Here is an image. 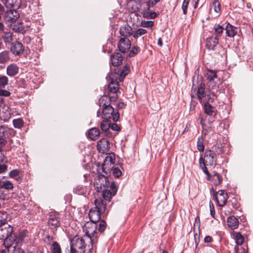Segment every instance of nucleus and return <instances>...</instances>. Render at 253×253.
Here are the masks:
<instances>
[{
	"label": "nucleus",
	"mask_w": 253,
	"mask_h": 253,
	"mask_svg": "<svg viewBox=\"0 0 253 253\" xmlns=\"http://www.w3.org/2000/svg\"><path fill=\"white\" fill-rule=\"evenodd\" d=\"M1 188L5 189L6 190H11L13 188V185L12 183L9 181H5L1 184Z\"/></svg>",
	"instance_id": "44"
},
{
	"label": "nucleus",
	"mask_w": 253,
	"mask_h": 253,
	"mask_svg": "<svg viewBox=\"0 0 253 253\" xmlns=\"http://www.w3.org/2000/svg\"><path fill=\"white\" fill-rule=\"evenodd\" d=\"M236 243L238 245H242L244 242V237L239 232L236 233L234 236Z\"/></svg>",
	"instance_id": "41"
},
{
	"label": "nucleus",
	"mask_w": 253,
	"mask_h": 253,
	"mask_svg": "<svg viewBox=\"0 0 253 253\" xmlns=\"http://www.w3.org/2000/svg\"><path fill=\"white\" fill-rule=\"evenodd\" d=\"M13 231V227L8 224L0 225V239L4 241L3 245L6 249H9L14 244L12 236Z\"/></svg>",
	"instance_id": "3"
},
{
	"label": "nucleus",
	"mask_w": 253,
	"mask_h": 253,
	"mask_svg": "<svg viewBox=\"0 0 253 253\" xmlns=\"http://www.w3.org/2000/svg\"><path fill=\"white\" fill-rule=\"evenodd\" d=\"M12 248V252L11 253H25L24 251L20 247L18 246V244H13L9 249Z\"/></svg>",
	"instance_id": "46"
},
{
	"label": "nucleus",
	"mask_w": 253,
	"mask_h": 253,
	"mask_svg": "<svg viewBox=\"0 0 253 253\" xmlns=\"http://www.w3.org/2000/svg\"><path fill=\"white\" fill-rule=\"evenodd\" d=\"M113 168L114 165H106V164L104 163H103L102 165L101 169L102 172L105 174L103 175L104 179L105 181V184H103V186L104 187L108 186L109 185V183L107 176L110 173L111 170L113 169Z\"/></svg>",
	"instance_id": "13"
},
{
	"label": "nucleus",
	"mask_w": 253,
	"mask_h": 253,
	"mask_svg": "<svg viewBox=\"0 0 253 253\" xmlns=\"http://www.w3.org/2000/svg\"><path fill=\"white\" fill-rule=\"evenodd\" d=\"M97 225L95 223L86 222L83 228L85 232L84 238L89 241V244L87 245L89 248V253H91L93 246L97 242Z\"/></svg>",
	"instance_id": "2"
},
{
	"label": "nucleus",
	"mask_w": 253,
	"mask_h": 253,
	"mask_svg": "<svg viewBox=\"0 0 253 253\" xmlns=\"http://www.w3.org/2000/svg\"><path fill=\"white\" fill-rule=\"evenodd\" d=\"M73 191L76 194L84 195L86 192V188L82 185H78L74 189Z\"/></svg>",
	"instance_id": "33"
},
{
	"label": "nucleus",
	"mask_w": 253,
	"mask_h": 253,
	"mask_svg": "<svg viewBox=\"0 0 253 253\" xmlns=\"http://www.w3.org/2000/svg\"><path fill=\"white\" fill-rule=\"evenodd\" d=\"M48 224L52 229H56L60 226V222L59 214L56 212H51L48 219Z\"/></svg>",
	"instance_id": "9"
},
{
	"label": "nucleus",
	"mask_w": 253,
	"mask_h": 253,
	"mask_svg": "<svg viewBox=\"0 0 253 253\" xmlns=\"http://www.w3.org/2000/svg\"><path fill=\"white\" fill-rule=\"evenodd\" d=\"M106 226V223L105 221L103 220H101L99 224V231L101 233L103 232L105 230Z\"/></svg>",
	"instance_id": "55"
},
{
	"label": "nucleus",
	"mask_w": 253,
	"mask_h": 253,
	"mask_svg": "<svg viewBox=\"0 0 253 253\" xmlns=\"http://www.w3.org/2000/svg\"><path fill=\"white\" fill-rule=\"evenodd\" d=\"M110 128L112 129L113 130L115 131H119L120 130V126L115 123L110 124Z\"/></svg>",
	"instance_id": "60"
},
{
	"label": "nucleus",
	"mask_w": 253,
	"mask_h": 253,
	"mask_svg": "<svg viewBox=\"0 0 253 253\" xmlns=\"http://www.w3.org/2000/svg\"><path fill=\"white\" fill-rule=\"evenodd\" d=\"M4 18L5 21L14 23L18 18V16L17 15V11L14 10H9L6 11L4 15Z\"/></svg>",
	"instance_id": "15"
},
{
	"label": "nucleus",
	"mask_w": 253,
	"mask_h": 253,
	"mask_svg": "<svg viewBox=\"0 0 253 253\" xmlns=\"http://www.w3.org/2000/svg\"><path fill=\"white\" fill-rule=\"evenodd\" d=\"M115 162V156L113 153L109 154V155L106 157L103 163L106 165L109 164L114 165Z\"/></svg>",
	"instance_id": "36"
},
{
	"label": "nucleus",
	"mask_w": 253,
	"mask_h": 253,
	"mask_svg": "<svg viewBox=\"0 0 253 253\" xmlns=\"http://www.w3.org/2000/svg\"><path fill=\"white\" fill-rule=\"evenodd\" d=\"M212 6L213 7L214 11L216 13H219L220 11V4L218 0H213Z\"/></svg>",
	"instance_id": "49"
},
{
	"label": "nucleus",
	"mask_w": 253,
	"mask_h": 253,
	"mask_svg": "<svg viewBox=\"0 0 253 253\" xmlns=\"http://www.w3.org/2000/svg\"><path fill=\"white\" fill-rule=\"evenodd\" d=\"M101 213H102V212L98 211L94 208L91 209L88 213L90 222L96 223L97 222L100 221Z\"/></svg>",
	"instance_id": "12"
},
{
	"label": "nucleus",
	"mask_w": 253,
	"mask_h": 253,
	"mask_svg": "<svg viewBox=\"0 0 253 253\" xmlns=\"http://www.w3.org/2000/svg\"><path fill=\"white\" fill-rule=\"evenodd\" d=\"M10 60V53L8 50L0 52V64H5Z\"/></svg>",
	"instance_id": "24"
},
{
	"label": "nucleus",
	"mask_w": 253,
	"mask_h": 253,
	"mask_svg": "<svg viewBox=\"0 0 253 253\" xmlns=\"http://www.w3.org/2000/svg\"><path fill=\"white\" fill-rule=\"evenodd\" d=\"M7 218V214L6 212H0V225L7 224L6 220Z\"/></svg>",
	"instance_id": "47"
},
{
	"label": "nucleus",
	"mask_w": 253,
	"mask_h": 253,
	"mask_svg": "<svg viewBox=\"0 0 253 253\" xmlns=\"http://www.w3.org/2000/svg\"><path fill=\"white\" fill-rule=\"evenodd\" d=\"M113 175L116 177H119L122 174V171L118 168H113L111 170Z\"/></svg>",
	"instance_id": "52"
},
{
	"label": "nucleus",
	"mask_w": 253,
	"mask_h": 253,
	"mask_svg": "<svg viewBox=\"0 0 253 253\" xmlns=\"http://www.w3.org/2000/svg\"><path fill=\"white\" fill-rule=\"evenodd\" d=\"M94 204L95 207L94 208L98 211L103 213L106 209V202L101 198H97L95 200Z\"/></svg>",
	"instance_id": "17"
},
{
	"label": "nucleus",
	"mask_w": 253,
	"mask_h": 253,
	"mask_svg": "<svg viewBox=\"0 0 253 253\" xmlns=\"http://www.w3.org/2000/svg\"><path fill=\"white\" fill-rule=\"evenodd\" d=\"M26 237L25 233L23 231L20 232L17 236L14 237V244H19L20 243H21L24 238Z\"/></svg>",
	"instance_id": "38"
},
{
	"label": "nucleus",
	"mask_w": 253,
	"mask_h": 253,
	"mask_svg": "<svg viewBox=\"0 0 253 253\" xmlns=\"http://www.w3.org/2000/svg\"><path fill=\"white\" fill-rule=\"evenodd\" d=\"M118 47L121 52L125 53L130 49L131 42L128 38L121 37L118 42Z\"/></svg>",
	"instance_id": "8"
},
{
	"label": "nucleus",
	"mask_w": 253,
	"mask_h": 253,
	"mask_svg": "<svg viewBox=\"0 0 253 253\" xmlns=\"http://www.w3.org/2000/svg\"><path fill=\"white\" fill-rule=\"evenodd\" d=\"M204 108L205 113L209 116H212L214 113L215 108L211 104L205 103Z\"/></svg>",
	"instance_id": "30"
},
{
	"label": "nucleus",
	"mask_w": 253,
	"mask_h": 253,
	"mask_svg": "<svg viewBox=\"0 0 253 253\" xmlns=\"http://www.w3.org/2000/svg\"><path fill=\"white\" fill-rule=\"evenodd\" d=\"M50 250L52 253H62L61 247L59 244L56 241L53 242Z\"/></svg>",
	"instance_id": "34"
},
{
	"label": "nucleus",
	"mask_w": 253,
	"mask_h": 253,
	"mask_svg": "<svg viewBox=\"0 0 253 253\" xmlns=\"http://www.w3.org/2000/svg\"><path fill=\"white\" fill-rule=\"evenodd\" d=\"M98 151L101 153H105L109 150L110 143L106 138H102L98 142L97 145Z\"/></svg>",
	"instance_id": "11"
},
{
	"label": "nucleus",
	"mask_w": 253,
	"mask_h": 253,
	"mask_svg": "<svg viewBox=\"0 0 253 253\" xmlns=\"http://www.w3.org/2000/svg\"><path fill=\"white\" fill-rule=\"evenodd\" d=\"M110 119H104L101 123L100 127L103 131L106 132L110 127Z\"/></svg>",
	"instance_id": "35"
},
{
	"label": "nucleus",
	"mask_w": 253,
	"mask_h": 253,
	"mask_svg": "<svg viewBox=\"0 0 253 253\" xmlns=\"http://www.w3.org/2000/svg\"><path fill=\"white\" fill-rule=\"evenodd\" d=\"M200 217L199 216H197L195 218V223L194 224V230H195L196 228H197L198 230L200 231Z\"/></svg>",
	"instance_id": "56"
},
{
	"label": "nucleus",
	"mask_w": 253,
	"mask_h": 253,
	"mask_svg": "<svg viewBox=\"0 0 253 253\" xmlns=\"http://www.w3.org/2000/svg\"><path fill=\"white\" fill-rule=\"evenodd\" d=\"M0 163V174L3 173L7 170V166L5 164H1Z\"/></svg>",
	"instance_id": "59"
},
{
	"label": "nucleus",
	"mask_w": 253,
	"mask_h": 253,
	"mask_svg": "<svg viewBox=\"0 0 253 253\" xmlns=\"http://www.w3.org/2000/svg\"><path fill=\"white\" fill-rule=\"evenodd\" d=\"M218 37L217 36L209 37L206 41L207 48L209 50H214V47L218 43Z\"/></svg>",
	"instance_id": "16"
},
{
	"label": "nucleus",
	"mask_w": 253,
	"mask_h": 253,
	"mask_svg": "<svg viewBox=\"0 0 253 253\" xmlns=\"http://www.w3.org/2000/svg\"><path fill=\"white\" fill-rule=\"evenodd\" d=\"M154 24L152 21H142L141 22V26L144 28H149L153 27Z\"/></svg>",
	"instance_id": "51"
},
{
	"label": "nucleus",
	"mask_w": 253,
	"mask_h": 253,
	"mask_svg": "<svg viewBox=\"0 0 253 253\" xmlns=\"http://www.w3.org/2000/svg\"><path fill=\"white\" fill-rule=\"evenodd\" d=\"M237 28L228 23L225 27L226 34L227 37L233 38L237 33Z\"/></svg>",
	"instance_id": "22"
},
{
	"label": "nucleus",
	"mask_w": 253,
	"mask_h": 253,
	"mask_svg": "<svg viewBox=\"0 0 253 253\" xmlns=\"http://www.w3.org/2000/svg\"><path fill=\"white\" fill-rule=\"evenodd\" d=\"M190 0H184L183 2L182 8L184 14H186L187 13V7L190 2Z\"/></svg>",
	"instance_id": "54"
},
{
	"label": "nucleus",
	"mask_w": 253,
	"mask_h": 253,
	"mask_svg": "<svg viewBox=\"0 0 253 253\" xmlns=\"http://www.w3.org/2000/svg\"><path fill=\"white\" fill-rule=\"evenodd\" d=\"M207 79L208 81V86L210 88L209 93L206 96L205 103H214L217 100L216 93H220L223 89L222 81L218 77L216 71L211 69L207 70Z\"/></svg>",
	"instance_id": "1"
},
{
	"label": "nucleus",
	"mask_w": 253,
	"mask_h": 253,
	"mask_svg": "<svg viewBox=\"0 0 253 253\" xmlns=\"http://www.w3.org/2000/svg\"><path fill=\"white\" fill-rule=\"evenodd\" d=\"M130 70L129 66L128 65H126L124 67L123 70L121 72L120 75L121 77H125L126 75L128 74Z\"/></svg>",
	"instance_id": "53"
},
{
	"label": "nucleus",
	"mask_w": 253,
	"mask_h": 253,
	"mask_svg": "<svg viewBox=\"0 0 253 253\" xmlns=\"http://www.w3.org/2000/svg\"><path fill=\"white\" fill-rule=\"evenodd\" d=\"M100 133V130L98 128L93 127L89 130L88 135L90 138L95 140L98 138Z\"/></svg>",
	"instance_id": "25"
},
{
	"label": "nucleus",
	"mask_w": 253,
	"mask_h": 253,
	"mask_svg": "<svg viewBox=\"0 0 253 253\" xmlns=\"http://www.w3.org/2000/svg\"><path fill=\"white\" fill-rule=\"evenodd\" d=\"M204 139L202 136H200L198 137L197 143V147L198 150L200 152H203L205 149V146L204 145Z\"/></svg>",
	"instance_id": "37"
},
{
	"label": "nucleus",
	"mask_w": 253,
	"mask_h": 253,
	"mask_svg": "<svg viewBox=\"0 0 253 253\" xmlns=\"http://www.w3.org/2000/svg\"><path fill=\"white\" fill-rule=\"evenodd\" d=\"M7 8H18L21 5V0H1Z\"/></svg>",
	"instance_id": "20"
},
{
	"label": "nucleus",
	"mask_w": 253,
	"mask_h": 253,
	"mask_svg": "<svg viewBox=\"0 0 253 253\" xmlns=\"http://www.w3.org/2000/svg\"><path fill=\"white\" fill-rule=\"evenodd\" d=\"M109 97L107 95L102 96L99 99V106L102 108L111 106Z\"/></svg>",
	"instance_id": "29"
},
{
	"label": "nucleus",
	"mask_w": 253,
	"mask_h": 253,
	"mask_svg": "<svg viewBox=\"0 0 253 253\" xmlns=\"http://www.w3.org/2000/svg\"><path fill=\"white\" fill-rule=\"evenodd\" d=\"M213 29L216 34V36H217L218 37L223 33L224 30V28L219 24H215Z\"/></svg>",
	"instance_id": "48"
},
{
	"label": "nucleus",
	"mask_w": 253,
	"mask_h": 253,
	"mask_svg": "<svg viewBox=\"0 0 253 253\" xmlns=\"http://www.w3.org/2000/svg\"><path fill=\"white\" fill-rule=\"evenodd\" d=\"M227 222L228 226L232 230H235L239 226L238 219L234 215L228 217L227 219Z\"/></svg>",
	"instance_id": "19"
},
{
	"label": "nucleus",
	"mask_w": 253,
	"mask_h": 253,
	"mask_svg": "<svg viewBox=\"0 0 253 253\" xmlns=\"http://www.w3.org/2000/svg\"><path fill=\"white\" fill-rule=\"evenodd\" d=\"M210 212L212 216V217L214 218H215V210L214 208V206L212 203L210 204Z\"/></svg>",
	"instance_id": "63"
},
{
	"label": "nucleus",
	"mask_w": 253,
	"mask_h": 253,
	"mask_svg": "<svg viewBox=\"0 0 253 253\" xmlns=\"http://www.w3.org/2000/svg\"><path fill=\"white\" fill-rule=\"evenodd\" d=\"M102 116L103 119H112L114 122L118 121L120 118L118 111H115L112 105L102 108Z\"/></svg>",
	"instance_id": "6"
},
{
	"label": "nucleus",
	"mask_w": 253,
	"mask_h": 253,
	"mask_svg": "<svg viewBox=\"0 0 253 253\" xmlns=\"http://www.w3.org/2000/svg\"><path fill=\"white\" fill-rule=\"evenodd\" d=\"M5 128L2 126L0 127V151L2 150V147L6 144L7 141L5 138Z\"/></svg>",
	"instance_id": "27"
},
{
	"label": "nucleus",
	"mask_w": 253,
	"mask_h": 253,
	"mask_svg": "<svg viewBox=\"0 0 253 253\" xmlns=\"http://www.w3.org/2000/svg\"><path fill=\"white\" fill-rule=\"evenodd\" d=\"M212 150H207L205 153L206 163L211 166H215L217 162V154L222 152V149L218 146H215Z\"/></svg>",
	"instance_id": "5"
},
{
	"label": "nucleus",
	"mask_w": 253,
	"mask_h": 253,
	"mask_svg": "<svg viewBox=\"0 0 253 253\" xmlns=\"http://www.w3.org/2000/svg\"><path fill=\"white\" fill-rule=\"evenodd\" d=\"M2 38L3 42L6 44L11 43L13 41V33L11 32H4L3 31Z\"/></svg>",
	"instance_id": "31"
},
{
	"label": "nucleus",
	"mask_w": 253,
	"mask_h": 253,
	"mask_svg": "<svg viewBox=\"0 0 253 253\" xmlns=\"http://www.w3.org/2000/svg\"><path fill=\"white\" fill-rule=\"evenodd\" d=\"M159 1L160 0H149V1L147 2V5L148 7L153 6Z\"/></svg>",
	"instance_id": "64"
},
{
	"label": "nucleus",
	"mask_w": 253,
	"mask_h": 253,
	"mask_svg": "<svg viewBox=\"0 0 253 253\" xmlns=\"http://www.w3.org/2000/svg\"><path fill=\"white\" fill-rule=\"evenodd\" d=\"M53 237L49 236V235H47L45 237V239H44V242L47 244V245H50L51 244V242L53 241Z\"/></svg>",
	"instance_id": "62"
},
{
	"label": "nucleus",
	"mask_w": 253,
	"mask_h": 253,
	"mask_svg": "<svg viewBox=\"0 0 253 253\" xmlns=\"http://www.w3.org/2000/svg\"><path fill=\"white\" fill-rule=\"evenodd\" d=\"M211 181L214 185H218L221 184L222 181V178L219 173L215 171H213L212 174H211V178L208 179Z\"/></svg>",
	"instance_id": "23"
},
{
	"label": "nucleus",
	"mask_w": 253,
	"mask_h": 253,
	"mask_svg": "<svg viewBox=\"0 0 253 253\" xmlns=\"http://www.w3.org/2000/svg\"><path fill=\"white\" fill-rule=\"evenodd\" d=\"M213 197L218 206L220 207L225 205L228 198L227 193L223 190H219L217 192L213 193Z\"/></svg>",
	"instance_id": "7"
},
{
	"label": "nucleus",
	"mask_w": 253,
	"mask_h": 253,
	"mask_svg": "<svg viewBox=\"0 0 253 253\" xmlns=\"http://www.w3.org/2000/svg\"><path fill=\"white\" fill-rule=\"evenodd\" d=\"M199 164L200 168L202 169L203 172L207 175V179H210L211 178V174L206 167L205 160L202 157H200L199 159Z\"/></svg>",
	"instance_id": "26"
},
{
	"label": "nucleus",
	"mask_w": 253,
	"mask_h": 253,
	"mask_svg": "<svg viewBox=\"0 0 253 253\" xmlns=\"http://www.w3.org/2000/svg\"><path fill=\"white\" fill-rule=\"evenodd\" d=\"M12 123L14 127L19 129L22 128L24 124L23 120L20 118L14 119Z\"/></svg>",
	"instance_id": "40"
},
{
	"label": "nucleus",
	"mask_w": 253,
	"mask_h": 253,
	"mask_svg": "<svg viewBox=\"0 0 253 253\" xmlns=\"http://www.w3.org/2000/svg\"><path fill=\"white\" fill-rule=\"evenodd\" d=\"M111 61L113 65L115 66L120 65L123 61L122 54L119 52H117L112 54L111 56Z\"/></svg>",
	"instance_id": "21"
},
{
	"label": "nucleus",
	"mask_w": 253,
	"mask_h": 253,
	"mask_svg": "<svg viewBox=\"0 0 253 253\" xmlns=\"http://www.w3.org/2000/svg\"><path fill=\"white\" fill-rule=\"evenodd\" d=\"M115 195H113L112 192L110 190L106 189L104 190L103 191V198L105 201H109L112 196H114Z\"/></svg>",
	"instance_id": "39"
},
{
	"label": "nucleus",
	"mask_w": 253,
	"mask_h": 253,
	"mask_svg": "<svg viewBox=\"0 0 253 253\" xmlns=\"http://www.w3.org/2000/svg\"><path fill=\"white\" fill-rule=\"evenodd\" d=\"M24 48L22 43L19 42L15 41L11 43L10 51L15 56L20 55L23 52Z\"/></svg>",
	"instance_id": "10"
},
{
	"label": "nucleus",
	"mask_w": 253,
	"mask_h": 253,
	"mask_svg": "<svg viewBox=\"0 0 253 253\" xmlns=\"http://www.w3.org/2000/svg\"><path fill=\"white\" fill-rule=\"evenodd\" d=\"M19 174H20L19 170H18L17 169H14L11 170L9 172L8 175L10 178H15L17 181H18L20 179V178L19 176Z\"/></svg>",
	"instance_id": "42"
},
{
	"label": "nucleus",
	"mask_w": 253,
	"mask_h": 253,
	"mask_svg": "<svg viewBox=\"0 0 253 253\" xmlns=\"http://www.w3.org/2000/svg\"><path fill=\"white\" fill-rule=\"evenodd\" d=\"M8 79L5 76H0V88H4L8 84Z\"/></svg>",
	"instance_id": "45"
},
{
	"label": "nucleus",
	"mask_w": 253,
	"mask_h": 253,
	"mask_svg": "<svg viewBox=\"0 0 253 253\" xmlns=\"http://www.w3.org/2000/svg\"><path fill=\"white\" fill-rule=\"evenodd\" d=\"M85 238L75 236L71 241L70 253H85L88 248L85 245Z\"/></svg>",
	"instance_id": "4"
},
{
	"label": "nucleus",
	"mask_w": 253,
	"mask_h": 253,
	"mask_svg": "<svg viewBox=\"0 0 253 253\" xmlns=\"http://www.w3.org/2000/svg\"><path fill=\"white\" fill-rule=\"evenodd\" d=\"M10 95V92L6 90L0 89V96L7 97Z\"/></svg>",
	"instance_id": "61"
},
{
	"label": "nucleus",
	"mask_w": 253,
	"mask_h": 253,
	"mask_svg": "<svg viewBox=\"0 0 253 253\" xmlns=\"http://www.w3.org/2000/svg\"><path fill=\"white\" fill-rule=\"evenodd\" d=\"M119 89V83L117 81L111 80L108 84V90L110 93H116Z\"/></svg>",
	"instance_id": "28"
},
{
	"label": "nucleus",
	"mask_w": 253,
	"mask_h": 253,
	"mask_svg": "<svg viewBox=\"0 0 253 253\" xmlns=\"http://www.w3.org/2000/svg\"><path fill=\"white\" fill-rule=\"evenodd\" d=\"M147 31L144 29H138L135 31H133L132 36L134 38L137 39L138 37L145 34Z\"/></svg>",
	"instance_id": "43"
},
{
	"label": "nucleus",
	"mask_w": 253,
	"mask_h": 253,
	"mask_svg": "<svg viewBox=\"0 0 253 253\" xmlns=\"http://www.w3.org/2000/svg\"><path fill=\"white\" fill-rule=\"evenodd\" d=\"M119 33L122 37L128 38V37L132 36L133 30L128 24H126L120 28Z\"/></svg>",
	"instance_id": "14"
},
{
	"label": "nucleus",
	"mask_w": 253,
	"mask_h": 253,
	"mask_svg": "<svg viewBox=\"0 0 253 253\" xmlns=\"http://www.w3.org/2000/svg\"><path fill=\"white\" fill-rule=\"evenodd\" d=\"M113 95L109 96V101L111 105L114 104V102H115L117 99V95L116 93H113Z\"/></svg>",
	"instance_id": "58"
},
{
	"label": "nucleus",
	"mask_w": 253,
	"mask_h": 253,
	"mask_svg": "<svg viewBox=\"0 0 253 253\" xmlns=\"http://www.w3.org/2000/svg\"><path fill=\"white\" fill-rule=\"evenodd\" d=\"M140 51V48L137 46H133L130 52H129V57H133L139 51Z\"/></svg>",
	"instance_id": "50"
},
{
	"label": "nucleus",
	"mask_w": 253,
	"mask_h": 253,
	"mask_svg": "<svg viewBox=\"0 0 253 253\" xmlns=\"http://www.w3.org/2000/svg\"><path fill=\"white\" fill-rule=\"evenodd\" d=\"M205 84L201 83L200 84V86L198 88V89L197 92L198 98L201 102H202L203 98L204 96V95L205 93Z\"/></svg>",
	"instance_id": "32"
},
{
	"label": "nucleus",
	"mask_w": 253,
	"mask_h": 253,
	"mask_svg": "<svg viewBox=\"0 0 253 253\" xmlns=\"http://www.w3.org/2000/svg\"><path fill=\"white\" fill-rule=\"evenodd\" d=\"M112 192L113 195H115L117 191L116 185L113 182L111 184L110 189Z\"/></svg>",
	"instance_id": "57"
},
{
	"label": "nucleus",
	"mask_w": 253,
	"mask_h": 253,
	"mask_svg": "<svg viewBox=\"0 0 253 253\" xmlns=\"http://www.w3.org/2000/svg\"><path fill=\"white\" fill-rule=\"evenodd\" d=\"M18 72L19 67L14 63L10 64L6 68V74L9 77H13L16 75Z\"/></svg>",
	"instance_id": "18"
}]
</instances>
